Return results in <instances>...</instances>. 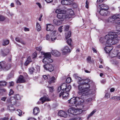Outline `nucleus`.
<instances>
[{"instance_id": "f257e3e1", "label": "nucleus", "mask_w": 120, "mask_h": 120, "mask_svg": "<svg viewBox=\"0 0 120 120\" xmlns=\"http://www.w3.org/2000/svg\"><path fill=\"white\" fill-rule=\"evenodd\" d=\"M76 74L74 75V76L76 78H78V83L79 85L78 86V92L79 95H80L81 98H83V96L86 95L88 93L90 90V86L89 84V81L86 82L87 80L83 79L79 77L76 75Z\"/></svg>"}, {"instance_id": "f03ea898", "label": "nucleus", "mask_w": 120, "mask_h": 120, "mask_svg": "<svg viewBox=\"0 0 120 120\" xmlns=\"http://www.w3.org/2000/svg\"><path fill=\"white\" fill-rule=\"evenodd\" d=\"M120 34V31L117 30L114 32H111L105 36V38H102L100 40L101 42H103L110 45H113L117 43L118 40L120 39V37L118 38V35ZM104 43V42H103Z\"/></svg>"}, {"instance_id": "7ed1b4c3", "label": "nucleus", "mask_w": 120, "mask_h": 120, "mask_svg": "<svg viewBox=\"0 0 120 120\" xmlns=\"http://www.w3.org/2000/svg\"><path fill=\"white\" fill-rule=\"evenodd\" d=\"M64 11L59 9H57L55 11V12L58 14L57 15V17L58 19H60V21L61 22L63 21V19L67 18L68 17V19H71L72 17L69 16L67 14L64 13L65 12Z\"/></svg>"}, {"instance_id": "20e7f679", "label": "nucleus", "mask_w": 120, "mask_h": 120, "mask_svg": "<svg viewBox=\"0 0 120 120\" xmlns=\"http://www.w3.org/2000/svg\"><path fill=\"white\" fill-rule=\"evenodd\" d=\"M7 102L8 103H10L11 105L8 106L9 109L11 111L14 110L15 109L12 107L13 105H15L18 106L20 105L18 102H17L16 100L14 97H11L10 98L8 99Z\"/></svg>"}, {"instance_id": "39448f33", "label": "nucleus", "mask_w": 120, "mask_h": 120, "mask_svg": "<svg viewBox=\"0 0 120 120\" xmlns=\"http://www.w3.org/2000/svg\"><path fill=\"white\" fill-rule=\"evenodd\" d=\"M41 53L42 55L44 56V57H45L43 59V62L45 64H48L51 63L53 61V60L50 58L51 57V55L50 53H45V52H41Z\"/></svg>"}, {"instance_id": "423d86ee", "label": "nucleus", "mask_w": 120, "mask_h": 120, "mask_svg": "<svg viewBox=\"0 0 120 120\" xmlns=\"http://www.w3.org/2000/svg\"><path fill=\"white\" fill-rule=\"evenodd\" d=\"M81 98L79 97H73L69 100V103L73 106L75 105L76 106L80 104Z\"/></svg>"}, {"instance_id": "0eeeda50", "label": "nucleus", "mask_w": 120, "mask_h": 120, "mask_svg": "<svg viewBox=\"0 0 120 120\" xmlns=\"http://www.w3.org/2000/svg\"><path fill=\"white\" fill-rule=\"evenodd\" d=\"M58 33L56 31L54 30L52 32L50 35L51 39V41H53L56 39L59 40L61 38V35H59L57 36Z\"/></svg>"}, {"instance_id": "6e6552de", "label": "nucleus", "mask_w": 120, "mask_h": 120, "mask_svg": "<svg viewBox=\"0 0 120 120\" xmlns=\"http://www.w3.org/2000/svg\"><path fill=\"white\" fill-rule=\"evenodd\" d=\"M102 38H101L99 39V40L100 42L103 45H108L109 46H106L104 48V50L107 53H109L111 51L113 47L112 46H111V45H110L107 44L106 43H105L103 42H104V41L103 40V42H101V41H100V39Z\"/></svg>"}, {"instance_id": "1a4fd4ad", "label": "nucleus", "mask_w": 120, "mask_h": 120, "mask_svg": "<svg viewBox=\"0 0 120 120\" xmlns=\"http://www.w3.org/2000/svg\"><path fill=\"white\" fill-rule=\"evenodd\" d=\"M68 112L70 113V116H71L73 115H77L78 114V111H77V110H76L74 108H71L69 109L68 110Z\"/></svg>"}, {"instance_id": "9d476101", "label": "nucleus", "mask_w": 120, "mask_h": 120, "mask_svg": "<svg viewBox=\"0 0 120 120\" xmlns=\"http://www.w3.org/2000/svg\"><path fill=\"white\" fill-rule=\"evenodd\" d=\"M44 69L50 72L52 71L53 70V67L52 65L50 64H45L43 66Z\"/></svg>"}, {"instance_id": "9b49d317", "label": "nucleus", "mask_w": 120, "mask_h": 120, "mask_svg": "<svg viewBox=\"0 0 120 120\" xmlns=\"http://www.w3.org/2000/svg\"><path fill=\"white\" fill-rule=\"evenodd\" d=\"M99 13L101 15L104 16L109 15L110 13V12L107 10H104L100 9Z\"/></svg>"}, {"instance_id": "f8f14e48", "label": "nucleus", "mask_w": 120, "mask_h": 120, "mask_svg": "<svg viewBox=\"0 0 120 120\" xmlns=\"http://www.w3.org/2000/svg\"><path fill=\"white\" fill-rule=\"evenodd\" d=\"M116 18V15H113L112 16L109 18L107 20V21L109 22H116L117 21ZM118 21V20H117Z\"/></svg>"}, {"instance_id": "ddd939ff", "label": "nucleus", "mask_w": 120, "mask_h": 120, "mask_svg": "<svg viewBox=\"0 0 120 120\" xmlns=\"http://www.w3.org/2000/svg\"><path fill=\"white\" fill-rule=\"evenodd\" d=\"M62 51L63 54L64 55H65L67 53L70 52L71 50L68 47L66 46L64 47L62 49Z\"/></svg>"}, {"instance_id": "4468645a", "label": "nucleus", "mask_w": 120, "mask_h": 120, "mask_svg": "<svg viewBox=\"0 0 120 120\" xmlns=\"http://www.w3.org/2000/svg\"><path fill=\"white\" fill-rule=\"evenodd\" d=\"M54 26L51 24H46V30L47 31H51L54 28Z\"/></svg>"}, {"instance_id": "2eb2a0df", "label": "nucleus", "mask_w": 120, "mask_h": 120, "mask_svg": "<svg viewBox=\"0 0 120 120\" xmlns=\"http://www.w3.org/2000/svg\"><path fill=\"white\" fill-rule=\"evenodd\" d=\"M58 115L61 117L66 118L67 116V114L64 111L61 110L59 111L58 114Z\"/></svg>"}, {"instance_id": "dca6fc26", "label": "nucleus", "mask_w": 120, "mask_h": 120, "mask_svg": "<svg viewBox=\"0 0 120 120\" xmlns=\"http://www.w3.org/2000/svg\"><path fill=\"white\" fill-rule=\"evenodd\" d=\"M62 95L63 98L64 99L67 98L68 96V94L67 92H61L60 94L59 97H61Z\"/></svg>"}, {"instance_id": "f3484780", "label": "nucleus", "mask_w": 120, "mask_h": 120, "mask_svg": "<svg viewBox=\"0 0 120 120\" xmlns=\"http://www.w3.org/2000/svg\"><path fill=\"white\" fill-rule=\"evenodd\" d=\"M25 81L24 77L22 75H20L17 81L16 82L17 83H22L25 82Z\"/></svg>"}, {"instance_id": "a211bd4d", "label": "nucleus", "mask_w": 120, "mask_h": 120, "mask_svg": "<svg viewBox=\"0 0 120 120\" xmlns=\"http://www.w3.org/2000/svg\"><path fill=\"white\" fill-rule=\"evenodd\" d=\"M118 52V51L117 50L114 51L112 53L110 54V56L111 57H113L117 56Z\"/></svg>"}, {"instance_id": "6ab92c4d", "label": "nucleus", "mask_w": 120, "mask_h": 120, "mask_svg": "<svg viewBox=\"0 0 120 120\" xmlns=\"http://www.w3.org/2000/svg\"><path fill=\"white\" fill-rule=\"evenodd\" d=\"M49 80L48 81V83L49 84H51L52 83H55L56 82V79L55 77L54 76H52L49 79Z\"/></svg>"}, {"instance_id": "aec40b11", "label": "nucleus", "mask_w": 120, "mask_h": 120, "mask_svg": "<svg viewBox=\"0 0 120 120\" xmlns=\"http://www.w3.org/2000/svg\"><path fill=\"white\" fill-rule=\"evenodd\" d=\"M40 101L42 102V103H44L45 101H49V100L48 98V96H44L42 98H41L40 99Z\"/></svg>"}, {"instance_id": "412c9836", "label": "nucleus", "mask_w": 120, "mask_h": 120, "mask_svg": "<svg viewBox=\"0 0 120 120\" xmlns=\"http://www.w3.org/2000/svg\"><path fill=\"white\" fill-rule=\"evenodd\" d=\"M51 53L52 55L56 56H59L60 54V53L56 50H52Z\"/></svg>"}, {"instance_id": "4be33fe9", "label": "nucleus", "mask_w": 120, "mask_h": 120, "mask_svg": "<svg viewBox=\"0 0 120 120\" xmlns=\"http://www.w3.org/2000/svg\"><path fill=\"white\" fill-rule=\"evenodd\" d=\"M61 3L62 4L65 5H70L71 4V2L67 0H62Z\"/></svg>"}, {"instance_id": "5701e85b", "label": "nucleus", "mask_w": 120, "mask_h": 120, "mask_svg": "<svg viewBox=\"0 0 120 120\" xmlns=\"http://www.w3.org/2000/svg\"><path fill=\"white\" fill-rule=\"evenodd\" d=\"M15 40L17 42L21 43L23 45H25L26 42L22 39H19L18 38H15Z\"/></svg>"}, {"instance_id": "b1692460", "label": "nucleus", "mask_w": 120, "mask_h": 120, "mask_svg": "<svg viewBox=\"0 0 120 120\" xmlns=\"http://www.w3.org/2000/svg\"><path fill=\"white\" fill-rule=\"evenodd\" d=\"M109 8V7L108 5L105 4H103L101 5V6L100 9L108 10Z\"/></svg>"}, {"instance_id": "393cba45", "label": "nucleus", "mask_w": 120, "mask_h": 120, "mask_svg": "<svg viewBox=\"0 0 120 120\" xmlns=\"http://www.w3.org/2000/svg\"><path fill=\"white\" fill-rule=\"evenodd\" d=\"M39 112L40 110L38 108L35 107L33 109V113L35 115H37Z\"/></svg>"}, {"instance_id": "a878e982", "label": "nucleus", "mask_w": 120, "mask_h": 120, "mask_svg": "<svg viewBox=\"0 0 120 120\" xmlns=\"http://www.w3.org/2000/svg\"><path fill=\"white\" fill-rule=\"evenodd\" d=\"M66 86H67V84L66 83H64L62 84L60 86L62 88V91L65 90Z\"/></svg>"}, {"instance_id": "bb28decb", "label": "nucleus", "mask_w": 120, "mask_h": 120, "mask_svg": "<svg viewBox=\"0 0 120 120\" xmlns=\"http://www.w3.org/2000/svg\"><path fill=\"white\" fill-rule=\"evenodd\" d=\"M71 31H70L66 34V39L71 37Z\"/></svg>"}, {"instance_id": "cd10ccee", "label": "nucleus", "mask_w": 120, "mask_h": 120, "mask_svg": "<svg viewBox=\"0 0 120 120\" xmlns=\"http://www.w3.org/2000/svg\"><path fill=\"white\" fill-rule=\"evenodd\" d=\"M66 89H65V91L66 92H69L71 89V86L70 85H67V86L66 87Z\"/></svg>"}, {"instance_id": "c85d7f7f", "label": "nucleus", "mask_w": 120, "mask_h": 120, "mask_svg": "<svg viewBox=\"0 0 120 120\" xmlns=\"http://www.w3.org/2000/svg\"><path fill=\"white\" fill-rule=\"evenodd\" d=\"M96 111V110L94 109L91 113L88 115V119H89L90 117L92 116L94 113Z\"/></svg>"}, {"instance_id": "c756f323", "label": "nucleus", "mask_w": 120, "mask_h": 120, "mask_svg": "<svg viewBox=\"0 0 120 120\" xmlns=\"http://www.w3.org/2000/svg\"><path fill=\"white\" fill-rule=\"evenodd\" d=\"M36 26L37 30L38 31H40L41 29V27L39 23H37Z\"/></svg>"}, {"instance_id": "7c9ffc66", "label": "nucleus", "mask_w": 120, "mask_h": 120, "mask_svg": "<svg viewBox=\"0 0 120 120\" xmlns=\"http://www.w3.org/2000/svg\"><path fill=\"white\" fill-rule=\"evenodd\" d=\"M7 82L4 81H0V86H4L6 85Z\"/></svg>"}, {"instance_id": "2f4dec72", "label": "nucleus", "mask_w": 120, "mask_h": 120, "mask_svg": "<svg viewBox=\"0 0 120 120\" xmlns=\"http://www.w3.org/2000/svg\"><path fill=\"white\" fill-rule=\"evenodd\" d=\"M9 42V41L7 40H5L3 41V45H6L8 44Z\"/></svg>"}, {"instance_id": "473e14b6", "label": "nucleus", "mask_w": 120, "mask_h": 120, "mask_svg": "<svg viewBox=\"0 0 120 120\" xmlns=\"http://www.w3.org/2000/svg\"><path fill=\"white\" fill-rule=\"evenodd\" d=\"M30 57H29L27 58V60L26 61L25 63V64L26 65H27L28 64H29L30 62H31V60H30Z\"/></svg>"}, {"instance_id": "72a5a7b5", "label": "nucleus", "mask_w": 120, "mask_h": 120, "mask_svg": "<svg viewBox=\"0 0 120 120\" xmlns=\"http://www.w3.org/2000/svg\"><path fill=\"white\" fill-rule=\"evenodd\" d=\"M35 69L33 67L29 69V71L31 74H32L34 71Z\"/></svg>"}, {"instance_id": "f704fd0d", "label": "nucleus", "mask_w": 120, "mask_h": 120, "mask_svg": "<svg viewBox=\"0 0 120 120\" xmlns=\"http://www.w3.org/2000/svg\"><path fill=\"white\" fill-rule=\"evenodd\" d=\"M4 64L3 62H0V70L2 69L3 68H4Z\"/></svg>"}, {"instance_id": "c9c22d12", "label": "nucleus", "mask_w": 120, "mask_h": 120, "mask_svg": "<svg viewBox=\"0 0 120 120\" xmlns=\"http://www.w3.org/2000/svg\"><path fill=\"white\" fill-rule=\"evenodd\" d=\"M43 76L44 78L45 79H49L50 78V76L49 75H44Z\"/></svg>"}, {"instance_id": "e433bc0d", "label": "nucleus", "mask_w": 120, "mask_h": 120, "mask_svg": "<svg viewBox=\"0 0 120 120\" xmlns=\"http://www.w3.org/2000/svg\"><path fill=\"white\" fill-rule=\"evenodd\" d=\"M86 60L88 63H90L91 62V57L90 56H88L86 59Z\"/></svg>"}, {"instance_id": "4c0bfd02", "label": "nucleus", "mask_w": 120, "mask_h": 120, "mask_svg": "<svg viewBox=\"0 0 120 120\" xmlns=\"http://www.w3.org/2000/svg\"><path fill=\"white\" fill-rule=\"evenodd\" d=\"M69 15L71 16L74 14V11L72 10H71L69 11H68Z\"/></svg>"}, {"instance_id": "58836bf2", "label": "nucleus", "mask_w": 120, "mask_h": 120, "mask_svg": "<svg viewBox=\"0 0 120 120\" xmlns=\"http://www.w3.org/2000/svg\"><path fill=\"white\" fill-rule=\"evenodd\" d=\"M14 98L16 100H19L20 99V96L18 94H16Z\"/></svg>"}, {"instance_id": "ea45409f", "label": "nucleus", "mask_w": 120, "mask_h": 120, "mask_svg": "<svg viewBox=\"0 0 120 120\" xmlns=\"http://www.w3.org/2000/svg\"><path fill=\"white\" fill-rule=\"evenodd\" d=\"M16 113L19 116H20L22 114V111L21 110L18 109L17 110Z\"/></svg>"}, {"instance_id": "a19ab883", "label": "nucleus", "mask_w": 120, "mask_h": 120, "mask_svg": "<svg viewBox=\"0 0 120 120\" xmlns=\"http://www.w3.org/2000/svg\"><path fill=\"white\" fill-rule=\"evenodd\" d=\"M71 79L70 77L67 78L66 80V82L68 83H70L71 81Z\"/></svg>"}, {"instance_id": "79ce46f5", "label": "nucleus", "mask_w": 120, "mask_h": 120, "mask_svg": "<svg viewBox=\"0 0 120 120\" xmlns=\"http://www.w3.org/2000/svg\"><path fill=\"white\" fill-rule=\"evenodd\" d=\"M69 28V25L66 26H64V30L65 31H68Z\"/></svg>"}, {"instance_id": "37998d69", "label": "nucleus", "mask_w": 120, "mask_h": 120, "mask_svg": "<svg viewBox=\"0 0 120 120\" xmlns=\"http://www.w3.org/2000/svg\"><path fill=\"white\" fill-rule=\"evenodd\" d=\"M11 67V65L10 64H8L6 66L4 67V68L7 70H8Z\"/></svg>"}, {"instance_id": "c03bdc74", "label": "nucleus", "mask_w": 120, "mask_h": 120, "mask_svg": "<svg viewBox=\"0 0 120 120\" xmlns=\"http://www.w3.org/2000/svg\"><path fill=\"white\" fill-rule=\"evenodd\" d=\"M46 40H50L51 39V37L49 36V34H47L46 35Z\"/></svg>"}, {"instance_id": "a18cd8bd", "label": "nucleus", "mask_w": 120, "mask_h": 120, "mask_svg": "<svg viewBox=\"0 0 120 120\" xmlns=\"http://www.w3.org/2000/svg\"><path fill=\"white\" fill-rule=\"evenodd\" d=\"M5 19V18L3 16L0 15V21H3Z\"/></svg>"}, {"instance_id": "49530a36", "label": "nucleus", "mask_w": 120, "mask_h": 120, "mask_svg": "<svg viewBox=\"0 0 120 120\" xmlns=\"http://www.w3.org/2000/svg\"><path fill=\"white\" fill-rule=\"evenodd\" d=\"M72 40L71 39H69L67 40V42L70 46L71 45V43Z\"/></svg>"}, {"instance_id": "de8ad7c7", "label": "nucleus", "mask_w": 120, "mask_h": 120, "mask_svg": "<svg viewBox=\"0 0 120 120\" xmlns=\"http://www.w3.org/2000/svg\"><path fill=\"white\" fill-rule=\"evenodd\" d=\"M6 90L5 89L2 88L0 87V94L4 92H5Z\"/></svg>"}, {"instance_id": "09e8293b", "label": "nucleus", "mask_w": 120, "mask_h": 120, "mask_svg": "<svg viewBox=\"0 0 120 120\" xmlns=\"http://www.w3.org/2000/svg\"><path fill=\"white\" fill-rule=\"evenodd\" d=\"M37 55V53L36 52H34L32 55V57L33 58H35Z\"/></svg>"}, {"instance_id": "8fccbe9b", "label": "nucleus", "mask_w": 120, "mask_h": 120, "mask_svg": "<svg viewBox=\"0 0 120 120\" xmlns=\"http://www.w3.org/2000/svg\"><path fill=\"white\" fill-rule=\"evenodd\" d=\"M42 49V47L41 46L36 47V49L37 50L39 51V52H40L41 50Z\"/></svg>"}, {"instance_id": "3c124183", "label": "nucleus", "mask_w": 120, "mask_h": 120, "mask_svg": "<svg viewBox=\"0 0 120 120\" xmlns=\"http://www.w3.org/2000/svg\"><path fill=\"white\" fill-rule=\"evenodd\" d=\"M14 93V91L13 90L11 89H10L9 91V95L10 96H11V95L12 94Z\"/></svg>"}, {"instance_id": "603ef678", "label": "nucleus", "mask_w": 120, "mask_h": 120, "mask_svg": "<svg viewBox=\"0 0 120 120\" xmlns=\"http://www.w3.org/2000/svg\"><path fill=\"white\" fill-rule=\"evenodd\" d=\"M36 68L38 71L39 72V71L40 69V66L38 65H37L36 67Z\"/></svg>"}, {"instance_id": "864d4df0", "label": "nucleus", "mask_w": 120, "mask_h": 120, "mask_svg": "<svg viewBox=\"0 0 120 120\" xmlns=\"http://www.w3.org/2000/svg\"><path fill=\"white\" fill-rule=\"evenodd\" d=\"M110 94H106L105 95V97L106 99H107L110 97Z\"/></svg>"}, {"instance_id": "5fc2aeb1", "label": "nucleus", "mask_w": 120, "mask_h": 120, "mask_svg": "<svg viewBox=\"0 0 120 120\" xmlns=\"http://www.w3.org/2000/svg\"><path fill=\"white\" fill-rule=\"evenodd\" d=\"M116 15V19L117 20L119 19H120V14L119 15Z\"/></svg>"}, {"instance_id": "6e6d98bb", "label": "nucleus", "mask_w": 120, "mask_h": 120, "mask_svg": "<svg viewBox=\"0 0 120 120\" xmlns=\"http://www.w3.org/2000/svg\"><path fill=\"white\" fill-rule=\"evenodd\" d=\"M86 8H89V7H88L89 3L88 2L87 0L86 1Z\"/></svg>"}, {"instance_id": "4d7b16f0", "label": "nucleus", "mask_w": 120, "mask_h": 120, "mask_svg": "<svg viewBox=\"0 0 120 120\" xmlns=\"http://www.w3.org/2000/svg\"><path fill=\"white\" fill-rule=\"evenodd\" d=\"M53 87H49V89L50 92H52L53 91Z\"/></svg>"}, {"instance_id": "13d9d810", "label": "nucleus", "mask_w": 120, "mask_h": 120, "mask_svg": "<svg viewBox=\"0 0 120 120\" xmlns=\"http://www.w3.org/2000/svg\"><path fill=\"white\" fill-rule=\"evenodd\" d=\"M9 86H13L14 85V83L13 82H9Z\"/></svg>"}, {"instance_id": "bf43d9fd", "label": "nucleus", "mask_w": 120, "mask_h": 120, "mask_svg": "<svg viewBox=\"0 0 120 120\" xmlns=\"http://www.w3.org/2000/svg\"><path fill=\"white\" fill-rule=\"evenodd\" d=\"M16 2L17 4L18 5H21V4L20 3V1L18 0H17L16 1Z\"/></svg>"}, {"instance_id": "052dcab7", "label": "nucleus", "mask_w": 120, "mask_h": 120, "mask_svg": "<svg viewBox=\"0 0 120 120\" xmlns=\"http://www.w3.org/2000/svg\"><path fill=\"white\" fill-rule=\"evenodd\" d=\"M7 99L6 97H3L1 98V100L4 101H5V100Z\"/></svg>"}, {"instance_id": "680f3d73", "label": "nucleus", "mask_w": 120, "mask_h": 120, "mask_svg": "<svg viewBox=\"0 0 120 120\" xmlns=\"http://www.w3.org/2000/svg\"><path fill=\"white\" fill-rule=\"evenodd\" d=\"M36 4L40 8H41V5L40 4V3H38V2H37V3H36Z\"/></svg>"}, {"instance_id": "e2e57ef3", "label": "nucleus", "mask_w": 120, "mask_h": 120, "mask_svg": "<svg viewBox=\"0 0 120 120\" xmlns=\"http://www.w3.org/2000/svg\"><path fill=\"white\" fill-rule=\"evenodd\" d=\"M27 120H36V119L34 118L30 117Z\"/></svg>"}, {"instance_id": "0e129e2a", "label": "nucleus", "mask_w": 120, "mask_h": 120, "mask_svg": "<svg viewBox=\"0 0 120 120\" xmlns=\"http://www.w3.org/2000/svg\"><path fill=\"white\" fill-rule=\"evenodd\" d=\"M62 90V88H61L60 86L58 87L57 89V91L58 92H60L61 90Z\"/></svg>"}, {"instance_id": "69168bd1", "label": "nucleus", "mask_w": 120, "mask_h": 120, "mask_svg": "<svg viewBox=\"0 0 120 120\" xmlns=\"http://www.w3.org/2000/svg\"><path fill=\"white\" fill-rule=\"evenodd\" d=\"M24 30L26 31H29V29L28 28L26 27H25L24 28Z\"/></svg>"}, {"instance_id": "338daca9", "label": "nucleus", "mask_w": 120, "mask_h": 120, "mask_svg": "<svg viewBox=\"0 0 120 120\" xmlns=\"http://www.w3.org/2000/svg\"><path fill=\"white\" fill-rule=\"evenodd\" d=\"M8 119V117H6L1 119H0V120H7Z\"/></svg>"}, {"instance_id": "774afa93", "label": "nucleus", "mask_w": 120, "mask_h": 120, "mask_svg": "<svg viewBox=\"0 0 120 120\" xmlns=\"http://www.w3.org/2000/svg\"><path fill=\"white\" fill-rule=\"evenodd\" d=\"M118 58L120 59V52L117 53V56Z\"/></svg>"}]
</instances>
